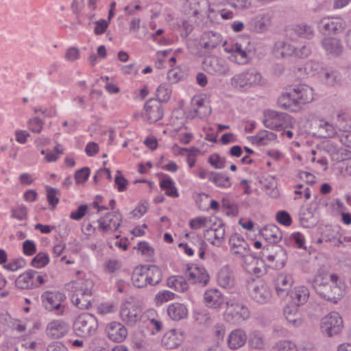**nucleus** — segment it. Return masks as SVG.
Masks as SVG:
<instances>
[{
  "label": "nucleus",
  "mask_w": 351,
  "mask_h": 351,
  "mask_svg": "<svg viewBox=\"0 0 351 351\" xmlns=\"http://www.w3.org/2000/svg\"><path fill=\"white\" fill-rule=\"evenodd\" d=\"M301 225L304 228H311L317 224V219L311 208L302 209L299 215Z\"/></svg>",
  "instance_id": "79ce46f5"
},
{
  "label": "nucleus",
  "mask_w": 351,
  "mask_h": 351,
  "mask_svg": "<svg viewBox=\"0 0 351 351\" xmlns=\"http://www.w3.org/2000/svg\"><path fill=\"white\" fill-rule=\"evenodd\" d=\"M162 178L160 180V186L163 191H165V194L169 197H178V192L173 180L168 175L162 174Z\"/></svg>",
  "instance_id": "4c0bfd02"
},
{
  "label": "nucleus",
  "mask_w": 351,
  "mask_h": 351,
  "mask_svg": "<svg viewBox=\"0 0 351 351\" xmlns=\"http://www.w3.org/2000/svg\"><path fill=\"white\" fill-rule=\"evenodd\" d=\"M183 340L182 332L171 329L164 335L161 343L165 348L172 350L180 346Z\"/></svg>",
  "instance_id": "4be33fe9"
},
{
  "label": "nucleus",
  "mask_w": 351,
  "mask_h": 351,
  "mask_svg": "<svg viewBox=\"0 0 351 351\" xmlns=\"http://www.w3.org/2000/svg\"><path fill=\"white\" fill-rule=\"evenodd\" d=\"M246 289L250 298L257 304H265L269 303L271 299V291L267 283L263 279H248Z\"/></svg>",
  "instance_id": "f03ea898"
},
{
  "label": "nucleus",
  "mask_w": 351,
  "mask_h": 351,
  "mask_svg": "<svg viewBox=\"0 0 351 351\" xmlns=\"http://www.w3.org/2000/svg\"><path fill=\"white\" fill-rule=\"evenodd\" d=\"M208 162L215 169H223L226 165V158L221 157L218 154L210 155L208 159Z\"/></svg>",
  "instance_id": "5fc2aeb1"
},
{
  "label": "nucleus",
  "mask_w": 351,
  "mask_h": 351,
  "mask_svg": "<svg viewBox=\"0 0 351 351\" xmlns=\"http://www.w3.org/2000/svg\"><path fill=\"white\" fill-rule=\"evenodd\" d=\"M292 33L298 37L309 39L313 34V31L311 27L306 25H299L295 26L292 29Z\"/></svg>",
  "instance_id": "3c124183"
},
{
  "label": "nucleus",
  "mask_w": 351,
  "mask_h": 351,
  "mask_svg": "<svg viewBox=\"0 0 351 351\" xmlns=\"http://www.w3.org/2000/svg\"><path fill=\"white\" fill-rule=\"evenodd\" d=\"M338 280L339 276L337 274H331L330 282L324 287L317 294L328 302L337 304L344 295L343 289L338 284Z\"/></svg>",
  "instance_id": "423d86ee"
},
{
  "label": "nucleus",
  "mask_w": 351,
  "mask_h": 351,
  "mask_svg": "<svg viewBox=\"0 0 351 351\" xmlns=\"http://www.w3.org/2000/svg\"><path fill=\"white\" fill-rule=\"evenodd\" d=\"M290 90L297 106L310 103L313 99V89L306 84L295 85Z\"/></svg>",
  "instance_id": "2eb2a0df"
},
{
  "label": "nucleus",
  "mask_w": 351,
  "mask_h": 351,
  "mask_svg": "<svg viewBox=\"0 0 351 351\" xmlns=\"http://www.w3.org/2000/svg\"><path fill=\"white\" fill-rule=\"evenodd\" d=\"M318 73L322 82L330 86L339 84L341 80V75L337 70L320 67Z\"/></svg>",
  "instance_id": "393cba45"
},
{
  "label": "nucleus",
  "mask_w": 351,
  "mask_h": 351,
  "mask_svg": "<svg viewBox=\"0 0 351 351\" xmlns=\"http://www.w3.org/2000/svg\"><path fill=\"white\" fill-rule=\"evenodd\" d=\"M322 45L327 53L335 57L339 56L343 51L341 40L337 38H326L322 40Z\"/></svg>",
  "instance_id": "bb28decb"
},
{
  "label": "nucleus",
  "mask_w": 351,
  "mask_h": 351,
  "mask_svg": "<svg viewBox=\"0 0 351 351\" xmlns=\"http://www.w3.org/2000/svg\"><path fill=\"white\" fill-rule=\"evenodd\" d=\"M208 8L207 0H186L184 3V12L189 18L203 16L207 14Z\"/></svg>",
  "instance_id": "4468645a"
},
{
  "label": "nucleus",
  "mask_w": 351,
  "mask_h": 351,
  "mask_svg": "<svg viewBox=\"0 0 351 351\" xmlns=\"http://www.w3.org/2000/svg\"><path fill=\"white\" fill-rule=\"evenodd\" d=\"M144 269L145 265H141L136 267L132 273V280L134 285L136 287L143 288L149 285Z\"/></svg>",
  "instance_id": "a19ab883"
},
{
  "label": "nucleus",
  "mask_w": 351,
  "mask_h": 351,
  "mask_svg": "<svg viewBox=\"0 0 351 351\" xmlns=\"http://www.w3.org/2000/svg\"><path fill=\"white\" fill-rule=\"evenodd\" d=\"M284 315L289 324L293 327H299L303 323L302 314L295 305H288L284 308Z\"/></svg>",
  "instance_id": "a878e982"
},
{
  "label": "nucleus",
  "mask_w": 351,
  "mask_h": 351,
  "mask_svg": "<svg viewBox=\"0 0 351 351\" xmlns=\"http://www.w3.org/2000/svg\"><path fill=\"white\" fill-rule=\"evenodd\" d=\"M289 293H290V296L296 306L306 302L309 296V291L304 286L296 287Z\"/></svg>",
  "instance_id": "ea45409f"
},
{
  "label": "nucleus",
  "mask_w": 351,
  "mask_h": 351,
  "mask_svg": "<svg viewBox=\"0 0 351 351\" xmlns=\"http://www.w3.org/2000/svg\"><path fill=\"white\" fill-rule=\"evenodd\" d=\"M292 278L290 276L279 275L277 277L275 288L279 296L284 297L289 294L292 285Z\"/></svg>",
  "instance_id": "72a5a7b5"
},
{
  "label": "nucleus",
  "mask_w": 351,
  "mask_h": 351,
  "mask_svg": "<svg viewBox=\"0 0 351 351\" xmlns=\"http://www.w3.org/2000/svg\"><path fill=\"white\" fill-rule=\"evenodd\" d=\"M202 67L205 71L213 75H228L229 68L226 61L217 56L205 58L202 62Z\"/></svg>",
  "instance_id": "1a4fd4ad"
},
{
  "label": "nucleus",
  "mask_w": 351,
  "mask_h": 351,
  "mask_svg": "<svg viewBox=\"0 0 351 351\" xmlns=\"http://www.w3.org/2000/svg\"><path fill=\"white\" fill-rule=\"evenodd\" d=\"M38 272L33 269H29L21 274L15 280V285L21 289H32L34 287L33 279Z\"/></svg>",
  "instance_id": "473e14b6"
},
{
  "label": "nucleus",
  "mask_w": 351,
  "mask_h": 351,
  "mask_svg": "<svg viewBox=\"0 0 351 351\" xmlns=\"http://www.w3.org/2000/svg\"><path fill=\"white\" fill-rule=\"evenodd\" d=\"M293 97H292V93L290 90L289 92H287L281 95V96L278 98V104L279 106L286 110L295 111V110L293 109V107L297 106V104L296 102L293 100Z\"/></svg>",
  "instance_id": "09e8293b"
},
{
  "label": "nucleus",
  "mask_w": 351,
  "mask_h": 351,
  "mask_svg": "<svg viewBox=\"0 0 351 351\" xmlns=\"http://www.w3.org/2000/svg\"><path fill=\"white\" fill-rule=\"evenodd\" d=\"M248 344L251 348L263 350L265 346V341L260 332L254 331L249 335Z\"/></svg>",
  "instance_id": "de8ad7c7"
},
{
  "label": "nucleus",
  "mask_w": 351,
  "mask_h": 351,
  "mask_svg": "<svg viewBox=\"0 0 351 351\" xmlns=\"http://www.w3.org/2000/svg\"><path fill=\"white\" fill-rule=\"evenodd\" d=\"M69 324L60 319L53 320L47 324L46 333L51 339H59L64 337L69 330Z\"/></svg>",
  "instance_id": "6ab92c4d"
},
{
  "label": "nucleus",
  "mask_w": 351,
  "mask_h": 351,
  "mask_svg": "<svg viewBox=\"0 0 351 351\" xmlns=\"http://www.w3.org/2000/svg\"><path fill=\"white\" fill-rule=\"evenodd\" d=\"M282 49L280 51V54L283 58L291 56L293 53L298 58H304L308 57L311 53V48L307 45H304L300 48L292 47L290 49V45L283 43H282Z\"/></svg>",
  "instance_id": "cd10ccee"
},
{
  "label": "nucleus",
  "mask_w": 351,
  "mask_h": 351,
  "mask_svg": "<svg viewBox=\"0 0 351 351\" xmlns=\"http://www.w3.org/2000/svg\"><path fill=\"white\" fill-rule=\"evenodd\" d=\"M261 80V73L254 69H250L232 77L230 83L234 88H242L247 85L258 84Z\"/></svg>",
  "instance_id": "6e6552de"
},
{
  "label": "nucleus",
  "mask_w": 351,
  "mask_h": 351,
  "mask_svg": "<svg viewBox=\"0 0 351 351\" xmlns=\"http://www.w3.org/2000/svg\"><path fill=\"white\" fill-rule=\"evenodd\" d=\"M217 281L219 285L223 288L232 287L234 282L233 271L228 265L221 268L218 273Z\"/></svg>",
  "instance_id": "2f4dec72"
},
{
  "label": "nucleus",
  "mask_w": 351,
  "mask_h": 351,
  "mask_svg": "<svg viewBox=\"0 0 351 351\" xmlns=\"http://www.w3.org/2000/svg\"><path fill=\"white\" fill-rule=\"evenodd\" d=\"M46 189L47 201L52 208H54L59 202V198L56 197L59 191L51 186H47Z\"/></svg>",
  "instance_id": "4d7b16f0"
},
{
  "label": "nucleus",
  "mask_w": 351,
  "mask_h": 351,
  "mask_svg": "<svg viewBox=\"0 0 351 351\" xmlns=\"http://www.w3.org/2000/svg\"><path fill=\"white\" fill-rule=\"evenodd\" d=\"M221 42L222 37L219 33L210 31L204 32L202 35L199 44L206 52L209 53L218 47Z\"/></svg>",
  "instance_id": "aec40b11"
},
{
  "label": "nucleus",
  "mask_w": 351,
  "mask_h": 351,
  "mask_svg": "<svg viewBox=\"0 0 351 351\" xmlns=\"http://www.w3.org/2000/svg\"><path fill=\"white\" fill-rule=\"evenodd\" d=\"M121 262L117 259H109L106 261L104 270L108 273H114L121 269Z\"/></svg>",
  "instance_id": "0e129e2a"
},
{
  "label": "nucleus",
  "mask_w": 351,
  "mask_h": 351,
  "mask_svg": "<svg viewBox=\"0 0 351 351\" xmlns=\"http://www.w3.org/2000/svg\"><path fill=\"white\" fill-rule=\"evenodd\" d=\"M323 149L330 156L331 159L336 162L348 160L350 158L351 152L344 148L338 147L333 140L324 142Z\"/></svg>",
  "instance_id": "ddd939ff"
},
{
  "label": "nucleus",
  "mask_w": 351,
  "mask_h": 351,
  "mask_svg": "<svg viewBox=\"0 0 351 351\" xmlns=\"http://www.w3.org/2000/svg\"><path fill=\"white\" fill-rule=\"evenodd\" d=\"M276 219L278 223L285 226H289L292 223L291 217L286 210L278 211L276 213Z\"/></svg>",
  "instance_id": "e2e57ef3"
},
{
  "label": "nucleus",
  "mask_w": 351,
  "mask_h": 351,
  "mask_svg": "<svg viewBox=\"0 0 351 351\" xmlns=\"http://www.w3.org/2000/svg\"><path fill=\"white\" fill-rule=\"evenodd\" d=\"M204 302L208 307L219 308L224 303V298L217 289H209L204 293Z\"/></svg>",
  "instance_id": "c85d7f7f"
},
{
  "label": "nucleus",
  "mask_w": 351,
  "mask_h": 351,
  "mask_svg": "<svg viewBox=\"0 0 351 351\" xmlns=\"http://www.w3.org/2000/svg\"><path fill=\"white\" fill-rule=\"evenodd\" d=\"M144 271L149 285H156L162 280V273L158 266L155 265H145Z\"/></svg>",
  "instance_id": "c9c22d12"
},
{
  "label": "nucleus",
  "mask_w": 351,
  "mask_h": 351,
  "mask_svg": "<svg viewBox=\"0 0 351 351\" xmlns=\"http://www.w3.org/2000/svg\"><path fill=\"white\" fill-rule=\"evenodd\" d=\"M216 222H214L213 226L205 230L204 235L205 238L216 246H219L222 243L225 236V225L219 220V225L215 227Z\"/></svg>",
  "instance_id": "f3484780"
},
{
  "label": "nucleus",
  "mask_w": 351,
  "mask_h": 351,
  "mask_svg": "<svg viewBox=\"0 0 351 351\" xmlns=\"http://www.w3.org/2000/svg\"><path fill=\"white\" fill-rule=\"evenodd\" d=\"M261 234L269 244L276 243L282 238V234L279 228L275 224L267 225L261 230Z\"/></svg>",
  "instance_id": "c756f323"
},
{
  "label": "nucleus",
  "mask_w": 351,
  "mask_h": 351,
  "mask_svg": "<svg viewBox=\"0 0 351 351\" xmlns=\"http://www.w3.org/2000/svg\"><path fill=\"white\" fill-rule=\"evenodd\" d=\"M108 337L117 343L123 342L128 336V330L119 322H112L108 323L105 328Z\"/></svg>",
  "instance_id": "dca6fc26"
},
{
  "label": "nucleus",
  "mask_w": 351,
  "mask_h": 351,
  "mask_svg": "<svg viewBox=\"0 0 351 351\" xmlns=\"http://www.w3.org/2000/svg\"><path fill=\"white\" fill-rule=\"evenodd\" d=\"M229 243L232 245L233 253L242 257H246L250 252L249 245L239 234L231 235Z\"/></svg>",
  "instance_id": "5701e85b"
},
{
  "label": "nucleus",
  "mask_w": 351,
  "mask_h": 351,
  "mask_svg": "<svg viewBox=\"0 0 351 351\" xmlns=\"http://www.w3.org/2000/svg\"><path fill=\"white\" fill-rule=\"evenodd\" d=\"M167 285L179 292H184L189 288L186 278L181 276H171L167 280Z\"/></svg>",
  "instance_id": "c03bdc74"
},
{
  "label": "nucleus",
  "mask_w": 351,
  "mask_h": 351,
  "mask_svg": "<svg viewBox=\"0 0 351 351\" xmlns=\"http://www.w3.org/2000/svg\"><path fill=\"white\" fill-rule=\"evenodd\" d=\"M318 27L324 34H338L346 28V23L340 17L324 18L319 21Z\"/></svg>",
  "instance_id": "9b49d317"
},
{
  "label": "nucleus",
  "mask_w": 351,
  "mask_h": 351,
  "mask_svg": "<svg viewBox=\"0 0 351 351\" xmlns=\"http://www.w3.org/2000/svg\"><path fill=\"white\" fill-rule=\"evenodd\" d=\"M184 74L179 68H174L169 71L167 78L171 83H176L184 78Z\"/></svg>",
  "instance_id": "774afa93"
},
{
  "label": "nucleus",
  "mask_w": 351,
  "mask_h": 351,
  "mask_svg": "<svg viewBox=\"0 0 351 351\" xmlns=\"http://www.w3.org/2000/svg\"><path fill=\"white\" fill-rule=\"evenodd\" d=\"M208 222H211V219L210 218L199 217L192 219L189 222V226L192 229L197 230L206 226Z\"/></svg>",
  "instance_id": "052dcab7"
},
{
  "label": "nucleus",
  "mask_w": 351,
  "mask_h": 351,
  "mask_svg": "<svg viewBox=\"0 0 351 351\" xmlns=\"http://www.w3.org/2000/svg\"><path fill=\"white\" fill-rule=\"evenodd\" d=\"M225 50L232 53V56L235 58L234 61L237 63L242 64L247 62V53L242 48L241 44L235 43L230 47H226Z\"/></svg>",
  "instance_id": "58836bf2"
},
{
  "label": "nucleus",
  "mask_w": 351,
  "mask_h": 351,
  "mask_svg": "<svg viewBox=\"0 0 351 351\" xmlns=\"http://www.w3.org/2000/svg\"><path fill=\"white\" fill-rule=\"evenodd\" d=\"M187 280L191 283H202L206 285L209 281L210 277L204 267L188 265L185 272Z\"/></svg>",
  "instance_id": "412c9836"
},
{
  "label": "nucleus",
  "mask_w": 351,
  "mask_h": 351,
  "mask_svg": "<svg viewBox=\"0 0 351 351\" xmlns=\"http://www.w3.org/2000/svg\"><path fill=\"white\" fill-rule=\"evenodd\" d=\"M167 314L173 320L179 321L187 316L188 310L182 304L173 303L168 306Z\"/></svg>",
  "instance_id": "e433bc0d"
},
{
  "label": "nucleus",
  "mask_w": 351,
  "mask_h": 351,
  "mask_svg": "<svg viewBox=\"0 0 351 351\" xmlns=\"http://www.w3.org/2000/svg\"><path fill=\"white\" fill-rule=\"evenodd\" d=\"M210 176V181L219 188H230L232 186L229 176L220 172L213 171Z\"/></svg>",
  "instance_id": "49530a36"
},
{
  "label": "nucleus",
  "mask_w": 351,
  "mask_h": 351,
  "mask_svg": "<svg viewBox=\"0 0 351 351\" xmlns=\"http://www.w3.org/2000/svg\"><path fill=\"white\" fill-rule=\"evenodd\" d=\"M43 306L49 311H55L56 315H62L64 306L62 302L65 300L66 295L60 291H45L41 295Z\"/></svg>",
  "instance_id": "0eeeda50"
},
{
  "label": "nucleus",
  "mask_w": 351,
  "mask_h": 351,
  "mask_svg": "<svg viewBox=\"0 0 351 351\" xmlns=\"http://www.w3.org/2000/svg\"><path fill=\"white\" fill-rule=\"evenodd\" d=\"M246 339L245 332L241 329H236L228 335V344L230 349L237 350L245 343Z\"/></svg>",
  "instance_id": "7c9ffc66"
},
{
  "label": "nucleus",
  "mask_w": 351,
  "mask_h": 351,
  "mask_svg": "<svg viewBox=\"0 0 351 351\" xmlns=\"http://www.w3.org/2000/svg\"><path fill=\"white\" fill-rule=\"evenodd\" d=\"M119 314L122 321L130 326H135L142 316L141 310L129 302L121 305Z\"/></svg>",
  "instance_id": "9d476101"
},
{
  "label": "nucleus",
  "mask_w": 351,
  "mask_h": 351,
  "mask_svg": "<svg viewBox=\"0 0 351 351\" xmlns=\"http://www.w3.org/2000/svg\"><path fill=\"white\" fill-rule=\"evenodd\" d=\"M114 183L117 185V190L119 192H123L127 189L128 181L124 178L120 171H117L114 178Z\"/></svg>",
  "instance_id": "338daca9"
},
{
  "label": "nucleus",
  "mask_w": 351,
  "mask_h": 351,
  "mask_svg": "<svg viewBox=\"0 0 351 351\" xmlns=\"http://www.w3.org/2000/svg\"><path fill=\"white\" fill-rule=\"evenodd\" d=\"M225 319L232 324H239L250 317V311L247 306L240 302L230 300L226 302Z\"/></svg>",
  "instance_id": "39448f33"
},
{
  "label": "nucleus",
  "mask_w": 351,
  "mask_h": 351,
  "mask_svg": "<svg viewBox=\"0 0 351 351\" xmlns=\"http://www.w3.org/2000/svg\"><path fill=\"white\" fill-rule=\"evenodd\" d=\"M144 109L149 122H156L163 117L162 104L159 100L154 98L149 99L146 101Z\"/></svg>",
  "instance_id": "a211bd4d"
},
{
  "label": "nucleus",
  "mask_w": 351,
  "mask_h": 351,
  "mask_svg": "<svg viewBox=\"0 0 351 351\" xmlns=\"http://www.w3.org/2000/svg\"><path fill=\"white\" fill-rule=\"evenodd\" d=\"M265 116H268L269 119H271L276 123H282V129L287 127L291 123V116L285 112H280L275 110H269L265 111Z\"/></svg>",
  "instance_id": "37998d69"
},
{
  "label": "nucleus",
  "mask_w": 351,
  "mask_h": 351,
  "mask_svg": "<svg viewBox=\"0 0 351 351\" xmlns=\"http://www.w3.org/2000/svg\"><path fill=\"white\" fill-rule=\"evenodd\" d=\"M269 248L274 251V254H268V261L270 263H274V265H272V267H275L276 269H280L284 267L287 260L286 251L280 245L270 246Z\"/></svg>",
  "instance_id": "b1692460"
},
{
  "label": "nucleus",
  "mask_w": 351,
  "mask_h": 351,
  "mask_svg": "<svg viewBox=\"0 0 351 351\" xmlns=\"http://www.w3.org/2000/svg\"><path fill=\"white\" fill-rule=\"evenodd\" d=\"M44 121L39 117H36L29 120V129L35 133H40L43 128Z\"/></svg>",
  "instance_id": "680f3d73"
},
{
  "label": "nucleus",
  "mask_w": 351,
  "mask_h": 351,
  "mask_svg": "<svg viewBox=\"0 0 351 351\" xmlns=\"http://www.w3.org/2000/svg\"><path fill=\"white\" fill-rule=\"evenodd\" d=\"M330 275L328 273H320L312 280L311 286L317 293L330 282Z\"/></svg>",
  "instance_id": "a18cd8bd"
},
{
  "label": "nucleus",
  "mask_w": 351,
  "mask_h": 351,
  "mask_svg": "<svg viewBox=\"0 0 351 351\" xmlns=\"http://www.w3.org/2000/svg\"><path fill=\"white\" fill-rule=\"evenodd\" d=\"M277 135L267 130L260 131L256 136H254L256 143L259 145H266L269 141H274Z\"/></svg>",
  "instance_id": "8fccbe9b"
},
{
  "label": "nucleus",
  "mask_w": 351,
  "mask_h": 351,
  "mask_svg": "<svg viewBox=\"0 0 351 351\" xmlns=\"http://www.w3.org/2000/svg\"><path fill=\"white\" fill-rule=\"evenodd\" d=\"M291 241H294V243L297 245L298 247L306 248V247L304 246V237L300 232H294L290 235L289 239H285V242L287 245H289V242H291Z\"/></svg>",
  "instance_id": "13d9d810"
},
{
  "label": "nucleus",
  "mask_w": 351,
  "mask_h": 351,
  "mask_svg": "<svg viewBox=\"0 0 351 351\" xmlns=\"http://www.w3.org/2000/svg\"><path fill=\"white\" fill-rule=\"evenodd\" d=\"M97 222L101 231L113 232L120 226L122 215L119 210L108 213L104 217L99 219Z\"/></svg>",
  "instance_id": "f8f14e48"
},
{
  "label": "nucleus",
  "mask_w": 351,
  "mask_h": 351,
  "mask_svg": "<svg viewBox=\"0 0 351 351\" xmlns=\"http://www.w3.org/2000/svg\"><path fill=\"white\" fill-rule=\"evenodd\" d=\"M93 282L90 280L71 281L65 285V289L72 292V303L80 309H88L91 306Z\"/></svg>",
  "instance_id": "f257e3e1"
},
{
  "label": "nucleus",
  "mask_w": 351,
  "mask_h": 351,
  "mask_svg": "<svg viewBox=\"0 0 351 351\" xmlns=\"http://www.w3.org/2000/svg\"><path fill=\"white\" fill-rule=\"evenodd\" d=\"M49 258L47 254L39 252L32 260L31 265L36 268H41L48 264Z\"/></svg>",
  "instance_id": "864d4df0"
},
{
  "label": "nucleus",
  "mask_w": 351,
  "mask_h": 351,
  "mask_svg": "<svg viewBox=\"0 0 351 351\" xmlns=\"http://www.w3.org/2000/svg\"><path fill=\"white\" fill-rule=\"evenodd\" d=\"M343 327V319L337 312L330 313L322 319L321 330L322 333L329 337L339 335Z\"/></svg>",
  "instance_id": "20e7f679"
},
{
  "label": "nucleus",
  "mask_w": 351,
  "mask_h": 351,
  "mask_svg": "<svg viewBox=\"0 0 351 351\" xmlns=\"http://www.w3.org/2000/svg\"><path fill=\"white\" fill-rule=\"evenodd\" d=\"M315 127L316 128L315 135L319 138H332L339 134L332 125L326 121H319Z\"/></svg>",
  "instance_id": "f704fd0d"
},
{
  "label": "nucleus",
  "mask_w": 351,
  "mask_h": 351,
  "mask_svg": "<svg viewBox=\"0 0 351 351\" xmlns=\"http://www.w3.org/2000/svg\"><path fill=\"white\" fill-rule=\"evenodd\" d=\"M193 105L197 107L194 111L199 117L208 116L211 113V108H208L207 111H202V108L205 107V100L204 99H194Z\"/></svg>",
  "instance_id": "6e6d98bb"
},
{
  "label": "nucleus",
  "mask_w": 351,
  "mask_h": 351,
  "mask_svg": "<svg viewBox=\"0 0 351 351\" xmlns=\"http://www.w3.org/2000/svg\"><path fill=\"white\" fill-rule=\"evenodd\" d=\"M73 328L77 336L83 338L90 337L98 328L97 319L90 313H82L75 319Z\"/></svg>",
  "instance_id": "7ed1b4c3"
},
{
  "label": "nucleus",
  "mask_w": 351,
  "mask_h": 351,
  "mask_svg": "<svg viewBox=\"0 0 351 351\" xmlns=\"http://www.w3.org/2000/svg\"><path fill=\"white\" fill-rule=\"evenodd\" d=\"M89 175L90 169L85 167L76 171L74 178L77 184H83L88 180Z\"/></svg>",
  "instance_id": "bf43d9fd"
},
{
  "label": "nucleus",
  "mask_w": 351,
  "mask_h": 351,
  "mask_svg": "<svg viewBox=\"0 0 351 351\" xmlns=\"http://www.w3.org/2000/svg\"><path fill=\"white\" fill-rule=\"evenodd\" d=\"M11 217L18 220L26 219L27 217V210L25 206H19L11 209Z\"/></svg>",
  "instance_id": "69168bd1"
},
{
  "label": "nucleus",
  "mask_w": 351,
  "mask_h": 351,
  "mask_svg": "<svg viewBox=\"0 0 351 351\" xmlns=\"http://www.w3.org/2000/svg\"><path fill=\"white\" fill-rule=\"evenodd\" d=\"M171 93V90L169 86L166 84H162L156 90V99L159 100L160 103L161 101L167 102L170 99Z\"/></svg>",
  "instance_id": "603ef678"
}]
</instances>
